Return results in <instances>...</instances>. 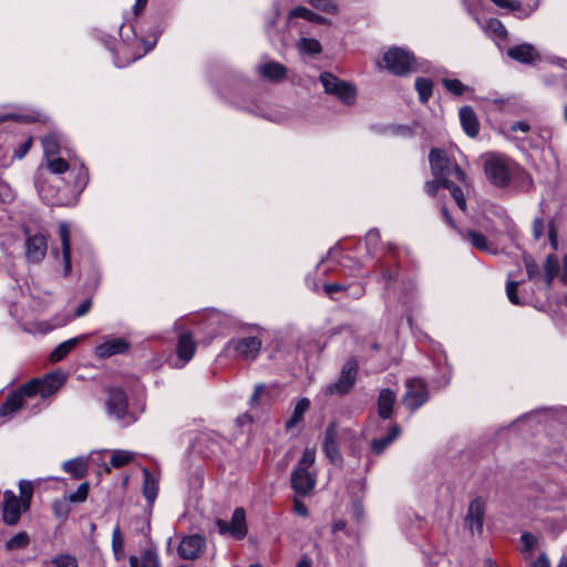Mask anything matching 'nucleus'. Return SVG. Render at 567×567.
<instances>
[{"mask_svg": "<svg viewBox=\"0 0 567 567\" xmlns=\"http://www.w3.org/2000/svg\"><path fill=\"white\" fill-rule=\"evenodd\" d=\"M524 265L529 280L535 282L543 280L546 287L550 288L559 272L560 262L555 254L547 255L542 265L529 254H524Z\"/></svg>", "mask_w": 567, "mask_h": 567, "instance_id": "f257e3e1", "label": "nucleus"}, {"mask_svg": "<svg viewBox=\"0 0 567 567\" xmlns=\"http://www.w3.org/2000/svg\"><path fill=\"white\" fill-rule=\"evenodd\" d=\"M431 173L433 177L450 179L452 176L462 184H466V176L462 168L454 164L446 152L441 148H432L429 155Z\"/></svg>", "mask_w": 567, "mask_h": 567, "instance_id": "f03ea898", "label": "nucleus"}, {"mask_svg": "<svg viewBox=\"0 0 567 567\" xmlns=\"http://www.w3.org/2000/svg\"><path fill=\"white\" fill-rule=\"evenodd\" d=\"M383 64L395 75H406L422 69L412 52L396 47L389 49L384 53Z\"/></svg>", "mask_w": 567, "mask_h": 567, "instance_id": "7ed1b4c3", "label": "nucleus"}, {"mask_svg": "<svg viewBox=\"0 0 567 567\" xmlns=\"http://www.w3.org/2000/svg\"><path fill=\"white\" fill-rule=\"evenodd\" d=\"M340 439L354 440L355 432L350 429L339 430L336 422H330L324 431L323 452L329 461L338 467H341L343 464V457L338 447Z\"/></svg>", "mask_w": 567, "mask_h": 567, "instance_id": "20e7f679", "label": "nucleus"}, {"mask_svg": "<svg viewBox=\"0 0 567 567\" xmlns=\"http://www.w3.org/2000/svg\"><path fill=\"white\" fill-rule=\"evenodd\" d=\"M319 80L327 94L336 96L346 105L354 104L357 89L351 83L337 78L330 72L321 73Z\"/></svg>", "mask_w": 567, "mask_h": 567, "instance_id": "39448f33", "label": "nucleus"}, {"mask_svg": "<svg viewBox=\"0 0 567 567\" xmlns=\"http://www.w3.org/2000/svg\"><path fill=\"white\" fill-rule=\"evenodd\" d=\"M484 169L487 178L495 186L504 187L508 185L512 172L506 158L492 156L485 162Z\"/></svg>", "mask_w": 567, "mask_h": 567, "instance_id": "423d86ee", "label": "nucleus"}, {"mask_svg": "<svg viewBox=\"0 0 567 567\" xmlns=\"http://www.w3.org/2000/svg\"><path fill=\"white\" fill-rule=\"evenodd\" d=\"M358 363L355 360H348L342 369L337 382L327 385L326 394H346L355 383Z\"/></svg>", "mask_w": 567, "mask_h": 567, "instance_id": "0eeeda50", "label": "nucleus"}, {"mask_svg": "<svg viewBox=\"0 0 567 567\" xmlns=\"http://www.w3.org/2000/svg\"><path fill=\"white\" fill-rule=\"evenodd\" d=\"M216 526L220 535H230L236 539H243L247 535L246 513L238 507L234 511L230 522L217 519Z\"/></svg>", "mask_w": 567, "mask_h": 567, "instance_id": "6e6552de", "label": "nucleus"}, {"mask_svg": "<svg viewBox=\"0 0 567 567\" xmlns=\"http://www.w3.org/2000/svg\"><path fill=\"white\" fill-rule=\"evenodd\" d=\"M427 399V388L423 380L415 378L406 382V391L402 398V403L408 409L415 411L422 406Z\"/></svg>", "mask_w": 567, "mask_h": 567, "instance_id": "1a4fd4ad", "label": "nucleus"}, {"mask_svg": "<svg viewBox=\"0 0 567 567\" xmlns=\"http://www.w3.org/2000/svg\"><path fill=\"white\" fill-rule=\"evenodd\" d=\"M262 341L258 337H245L231 339L227 347L239 358L246 361H254L260 353Z\"/></svg>", "mask_w": 567, "mask_h": 567, "instance_id": "9d476101", "label": "nucleus"}, {"mask_svg": "<svg viewBox=\"0 0 567 567\" xmlns=\"http://www.w3.org/2000/svg\"><path fill=\"white\" fill-rule=\"evenodd\" d=\"M38 385L35 382H27L18 390L10 393L0 408V415L7 416L18 411L24 402L25 398L33 396L34 388Z\"/></svg>", "mask_w": 567, "mask_h": 567, "instance_id": "9b49d317", "label": "nucleus"}, {"mask_svg": "<svg viewBox=\"0 0 567 567\" xmlns=\"http://www.w3.org/2000/svg\"><path fill=\"white\" fill-rule=\"evenodd\" d=\"M1 511L2 522L8 526H16L20 522L21 514L25 512L23 509V503L20 502L19 497L10 489L3 493Z\"/></svg>", "mask_w": 567, "mask_h": 567, "instance_id": "f8f14e48", "label": "nucleus"}, {"mask_svg": "<svg viewBox=\"0 0 567 567\" xmlns=\"http://www.w3.org/2000/svg\"><path fill=\"white\" fill-rule=\"evenodd\" d=\"M105 406L110 415L117 420H125L128 408L126 393L121 388L109 389Z\"/></svg>", "mask_w": 567, "mask_h": 567, "instance_id": "ddd939ff", "label": "nucleus"}, {"mask_svg": "<svg viewBox=\"0 0 567 567\" xmlns=\"http://www.w3.org/2000/svg\"><path fill=\"white\" fill-rule=\"evenodd\" d=\"M486 512V501L477 496L470 502L465 523L472 533H482Z\"/></svg>", "mask_w": 567, "mask_h": 567, "instance_id": "4468645a", "label": "nucleus"}, {"mask_svg": "<svg viewBox=\"0 0 567 567\" xmlns=\"http://www.w3.org/2000/svg\"><path fill=\"white\" fill-rule=\"evenodd\" d=\"M205 545V538L199 535L185 536L177 547V553L183 559L193 560L200 555Z\"/></svg>", "mask_w": 567, "mask_h": 567, "instance_id": "2eb2a0df", "label": "nucleus"}, {"mask_svg": "<svg viewBox=\"0 0 567 567\" xmlns=\"http://www.w3.org/2000/svg\"><path fill=\"white\" fill-rule=\"evenodd\" d=\"M65 381V375L62 372H53L47 374L44 379H32L30 382H35L38 385L34 388L33 396L40 394L42 398H48L53 394Z\"/></svg>", "mask_w": 567, "mask_h": 567, "instance_id": "dca6fc26", "label": "nucleus"}, {"mask_svg": "<svg viewBox=\"0 0 567 567\" xmlns=\"http://www.w3.org/2000/svg\"><path fill=\"white\" fill-rule=\"evenodd\" d=\"M291 487L298 495H307L310 493L315 485L316 478L309 472V470L295 468L291 478H290Z\"/></svg>", "mask_w": 567, "mask_h": 567, "instance_id": "f3484780", "label": "nucleus"}, {"mask_svg": "<svg viewBox=\"0 0 567 567\" xmlns=\"http://www.w3.org/2000/svg\"><path fill=\"white\" fill-rule=\"evenodd\" d=\"M130 342L124 338H112L105 340L95 348L99 358H110L115 354H123L130 350Z\"/></svg>", "mask_w": 567, "mask_h": 567, "instance_id": "a211bd4d", "label": "nucleus"}, {"mask_svg": "<svg viewBox=\"0 0 567 567\" xmlns=\"http://www.w3.org/2000/svg\"><path fill=\"white\" fill-rule=\"evenodd\" d=\"M196 351V342L190 332H183L177 342L176 354L181 364H176L177 368H183L188 363Z\"/></svg>", "mask_w": 567, "mask_h": 567, "instance_id": "6ab92c4d", "label": "nucleus"}, {"mask_svg": "<svg viewBox=\"0 0 567 567\" xmlns=\"http://www.w3.org/2000/svg\"><path fill=\"white\" fill-rule=\"evenodd\" d=\"M507 55L519 63L529 64L539 60V54L529 43H522L507 50Z\"/></svg>", "mask_w": 567, "mask_h": 567, "instance_id": "aec40b11", "label": "nucleus"}, {"mask_svg": "<svg viewBox=\"0 0 567 567\" xmlns=\"http://www.w3.org/2000/svg\"><path fill=\"white\" fill-rule=\"evenodd\" d=\"M461 125L470 137H475L480 132V122L471 106H462L458 112Z\"/></svg>", "mask_w": 567, "mask_h": 567, "instance_id": "412c9836", "label": "nucleus"}, {"mask_svg": "<svg viewBox=\"0 0 567 567\" xmlns=\"http://www.w3.org/2000/svg\"><path fill=\"white\" fill-rule=\"evenodd\" d=\"M143 473V496L147 504L153 506L158 495V478H156L146 467L142 468Z\"/></svg>", "mask_w": 567, "mask_h": 567, "instance_id": "4be33fe9", "label": "nucleus"}, {"mask_svg": "<svg viewBox=\"0 0 567 567\" xmlns=\"http://www.w3.org/2000/svg\"><path fill=\"white\" fill-rule=\"evenodd\" d=\"M130 567H161L158 553L154 546L143 550L141 561L136 556H130Z\"/></svg>", "mask_w": 567, "mask_h": 567, "instance_id": "5701e85b", "label": "nucleus"}, {"mask_svg": "<svg viewBox=\"0 0 567 567\" xmlns=\"http://www.w3.org/2000/svg\"><path fill=\"white\" fill-rule=\"evenodd\" d=\"M395 402V393L390 389L381 390L378 398V413L383 420L390 419Z\"/></svg>", "mask_w": 567, "mask_h": 567, "instance_id": "b1692460", "label": "nucleus"}, {"mask_svg": "<svg viewBox=\"0 0 567 567\" xmlns=\"http://www.w3.org/2000/svg\"><path fill=\"white\" fill-rule=\"evenodd\" d=\"M401 434V427L398 424H393L389 433L381 439H374L371 442V451L375 455H380L383 453V451L393 443Z\"/></svg>", "mask_w": 567, "mask_h": 567, "instance_id": "393cba45", "label": "nucleus"}, {"mask_svg": "<svg viewBox=\"0 0 567 567\" xmlns=\"http://www.w3.org/2000/svg\"><path fill=\"white\" fill-rule=\"evenodd\" d=\"M310 401L307 398H301L295 405L292 414L286 421V430H291L297 426L302 420L306 412L309 410Z\"/></svg>", "mask_w": 567, "mask_h": 567, "instance_id": "a878e982", "label": "nucleus"}, {"mask_svg": "<svg viewBox=\"0 0 567 567\" xmlns=\"http://www.w3.org/2000/svg\"><path fill=\"white\" fill-rule=\"evenodd\" d=\"M260 73L271 81H281L287 75V69L282 64L271 61L260 66Z\"/></svg>", "mask_w": 567, "mask_h": 567, "instance_id": "bb28decb", "label": "nucleus"}, {"mask_svg": "<svg viewBox=\"0 0 567 567\" xmlns=\"http://www.w3.org/2000/svg\"><path fill=\"white\" fill-rule=\"evenodd\" d=\"M83 337L71 338L66 341L61 342L50 354L52 362H59L63 360L79 343Z\"/></svg>", "mask_w": 567, "mask_h": 567, "instance_id": "cd10ccee", "label": "nucleus"}, {"mask_svg": "<svg viewBox=\"0 0 567 567\" xmlns=\"http://www.w3.org/2000/svg\"><path fill=\"white\" fill-rule=\"evenodd\" d=\"M289 17L290 18H302L307 21L318 23V24H330V21L327 18H324L318 13H315L313 11L309 10L308 8L301 7V6L292 9L289 13Z\"/></svg>", "mask_w": 567, "mask_h": 567, "instance_id": "c85d7f7f", "label": "nucleus"}, {"mask_svg": "<svg viewBox=\"0 0 567 567\" xmlns=\"http://www.w3.org/2000/svg\"><path fill=\"white\" fill-rule=\"evenodd\" d=\"M63 470L75 478H81L86 473L87 464L84 457H75L64 462Z\"/></svg>", "mask_w": 567, "mask_h": 567, "instance_id": "c756f323", "label": "nucleus"}, {"mask_svg": "<svg viewBox=\"0 0 567 567\" xmlns=\"http://www.w3.org/2000/svg\"><path fill=\"white\" fill-rule=\"evenodd\" d=\"M44 567H79L75 556L70 554H58L51 559L43 561Z\"/></svg>", "mask_w": 567, "mask_h": 567, "instance_id": "7c9ffc66", "label": "nucleus"}, {"mask_svg": "<svg viewBox=\"0 0 567 567\" xmlns=\"http://www.w3.org/2000/svg\"><path fill=\"white\" fill-rule=\"evenodd\" d=\"M30 542L31 539L27 532H19L6 542L4 549L7 551L24 549L30 545Z\"/></svg>", "mask_w": 567, "mask_h": 567, "instance_id": "2f4dec72", "label": "nucleus"}, {"mask_svg": "<svg viewBox=\"0 0 567 567\" xmlns=\"http://www.w3.org/2000/svg\"><path fill=\"white\" fill-rule=\"evenodd\" d=\"M415 90L419 94V100L422 103H426L433 93V83L429 79L417 78L415 80Z\"/></svg>", "mask_w": 567, "mask_h": 567, "instance_id": "473e14b6", "label": "nucleus"}, {"mask_svg": "<svg viewBox=\"0 0 567 567\" xmlns=\"http://www.w3.org/2000/svg\"><path fill=\"white\" fill-rule=\"evenodd\" d=\"M443 86L453 95L461 96L466 92H472V89L465 84H463L457 79H443Z\"/></svg>", "mask_w": 567, "mask_h": 567, "instance_id": "72a5a7b5", "label": "nucleus"}, {"mask_svg": "<svg viewBox=\"0 0 567 567\" xmlns=\"http://www.w3.org/2000/svg\"><path fill=\"white\" fill-rule=\"evenodd\" d=\"M112 549L116 560L124 557V539L118 525L112 532Z\"/></svg>", "mask_w": 567, "mask_h": 567, "instance_id": "f704fd0d", "label": "nucleus"}, {"mask_svg": "<svg viewBox=\"0 0 567 567\" xmlns=\"http://www.w3.org/2000/svg\"><path fill=\"white\" fill-rule=\"evenodd\" d=\"M133 458H134V453H132L130 451L114 450L112 452L110 463L113 467L118 468V467H122V466L128 464L130 462H132Z\"/></svg>", "mask_w": 567, "mask_h": 567, "instance_id": "c9c22d12", "label": "nucleus"}, {"mask_svg": "<svg viewBox=\"0 0 567 567\" xmlns=\"http://www.w3.org/2000/svg\"><path fill=\"white\" fill-rule=\"evenodd\" d=\"M463 239L474 248H486V238L478 231L467 229L463 233Z\"/></svg>", "mask_w": 567, "mask_h": 567, "instance_id": "e433bc0d", "label": "nucleus"}, {"mask_svg": "<svg viewBox=\"0 0 567 567\" xmlns=\"http://www.w3.org/2000/svg\"><path fill=\"white\" fill-rule=\"evenodd\" d=\"M42 147L45 158L55 156L59 152V140L55 135L50 134L42 138Z\"/></svg>", "mask_w": 567, "mask_h": 567, "instance_id": "4c0bfd02", "label": "nucleus"}, {"mask_svg": "<svg viewBox=\"0 0 567 567\" xmlns=\"http://www.w3.org/2000/svg\"><path fill=\"white\" fill-rule=\"evenodd\" d=\"M310 6L329 14H337L339 6L333 0H308Z\"/></svg>", "mask_w": 567, "mask_h": 567, "instance_id": "58836bf2", "label": "nucleus"}, {"mask_svg": "<svg viewBox=\"0 0 567 567\" xmlns=\"http://www.w3.org/2000/svg\"><path fill=\"white\" fill-rule=\"evenodd\" d=\"M19 489L21 497L19 498L20 502L23 503V509L28 511L31 503V497L33 494V485L31 482L22 481L19 484Z\"/></svg>", "mask_w": 567, "mask_h": 567, "instance_id": "ea45409f", "label": "nucleus"}, {"mask_svg": "<svg viewBox=\"0 0 567 567\" xmlns=\"http://www.w3.org/2000/svg\"><path fill=\"white\" fill-rule=\"evenodd\" d=\"M440 188H451V179L435 178L425 183L424 189L427 195L435 196Z\"/></svg>", "mask_w": 567, "mask_h": 567, "instance_id": "a19ab883", "label": "nucleus"}, {"mask_svg": "<svg viewBox=\"0 0 567 567\" xmlns=\"http://www.w3.org/2000/svg\"><path fill=\"white\" fill-rule=\"evenodd\" d=\"M48 169L53 174H62L69 169V164L61 157L51 156L47 158Z\"/></svg>", "mask_w": 567, "mask_h": 567, "instance_id": "79ce46f5", "label": "nucleus"}, {"mask_svg": "<svg viewBox=\"0 0 567 567\" xmlns=\"http://www.w3.org/2000/svg\"><path fill=\"white\" fill-rule=\"evenodd\" d=\"M265 398H268L270 400L269 389L264 384H257L255 386V391L249 400L250 406L254 408V406L259 405Z\"/></svg>", "mask_w": 567, "mask_h": 567, "instance_id": "37998d69", "label": "nucleus"}, {"mask_svg": "<svg viewBox=\"0 0 567 567\" xmlns=\"http://www.w3.org/2000/svg\"><path fill=\"white\" fill-rule=\"evenodd\" d=\"M53 256L58 262L63 267L64 276L71 271V250H52Z\"/></svg>", "mask_w": 567, "mask_h": 567, "instance_id": "c03bdc74", "label": "nucleus"}, {"mask_svg": "<svg viewBox=\"0 0 567 567\" xmlns=\"http://www.w3.org/2000/svg\"><path fill=\"white\" fill-rule=\"evenodd\" d=\"M486 31L488 33L495 34L501 39H505L507 37V30L505 25L497 19H489L486 22Z\"/></svg>", "mask_w": 567, "mask_h": 567, "instance_id": "a18cd8bd", "label": "nucleus"}, {"mask_svg": "<svg viewBox=\"0 0 567 567\" xmlns=\"http://www.w3.org/2000/svg\"><path fill=\"white\" fill-rule=\"evenodd\" d=\"M519 282L515 280H508L506 284V295L511 303L515 306H522L524 302L519 299L517 290Z\"/></svg>", "mask_w": 567, "mask_h": 567, "instance_id": "49530a36", "label": "nucleus"}, {"mask_svg": "<svg viewBox=\"0 0 567 567\" xmlns=\"http://www.w3.org/2000/svg\"><path fill=\"white\" fill-rule=\"evenodd\" d=\"M299 48L301 51L310 54H317L321 52V44L315 39L302 38L300 40Z\"/></svg>", "mask_w": 567, "mask_h": 567, "instance_id": "de8ad7c7", "label": "nucleus"}, {"mask_svg": "<svg viewBox=\"0 0 567 567\" xmlns=\"http://www.w3.org/2000/svg\"><path fill=\"white\" fill-rule=\"evenodd\" d=\"M520 542L525 553H532L538 545V538L529 532L522 534Z\"/></svg>", "mask_w": 567, "mask_h": 567, "instance_id": "09e8293b", "label": "nucleus"}, {"mask_svg": "<svg viewBox=\"0 0 567 567\" xmlns=\"http://www.w3.org/2000/svg\"><path fill=\"white\" fill-rule=\"evenodd\" d=\"M316 452L307 449L303 451L301 458L299 460L296 468L309 470L315 463Z\"/></svg>", "mask_w": 567, "mask_h": 567, "instance_id": "8fccbe9b", "label": "nucleus"}, {"mask_svg": "<svg viewBox=\"0 0 567 567\" xmlns=\"http://www.w3.org/2000/svg\"><path fill=\"white\" fill-rule=\"evenodd\" d=\"M451 192L452 197L454 198L456 205L458 208L463 212L466 209V200L464 197V194L462 189L454 185V183L451 181V188H447Z\"/></svg>", "mask_w": 567, "mask_h": 567, "instance_id": "3c124183", "label": "nucleus"}, {"mask_svg": "<svg viewBox=\"0 0 567 567\" xmlns=\"http://www.w3.org/2000/svg\"><path fill=\"white\" fill-rule=\"evenodd\" d=\"M87 493H89V484L82 483L74 493L70 494L69 501L72 503L83 502L86 499Z\"/></svg>", "mask_w": 567, "mask_h": 567, "instance_id": "603ef678", "label": "nucleus"}, {"mask_svg": "<svg viewBox=\"0 0 567 567\" xmlns=\"http://www.w3.org/2000/svg\"><path fill=\"white\" fill-rule=\"evenodd\" d=\"M48 241L44 235L38 234L29 237L27 240V248H47Z\"/></svg>", "mask_w": 567, "mask_h": 567, "instance_id": "864d4df0", "label": "nucleus"}, {"mask_svg": "<svg viewBox=\"0 0 567 567\" xmlns=\"http://www.w3.org/2000/svg\"><path fill=\"white\" fill-rule=\"evenodd\" d=\"M59 236L61 239L62 248H70V229L68 224L60 223L59 224Z\"/></svg>", "mask_w": 567, "mask_h": 567, "instance_id": "5fc2aeb1", "label": "nucleus"}, {"mask_svg": "<svg viewBox=\"0 0 567 567\" xmlns=\"http://www.w3.org/2000/svg\"><path fill=\"white\" fill-rule=\"evenodd\" d=\"M47 250H25L24 258L28 262L38 264L45 257Z\"/></svg>", "mask_w": 567, "mask_h": 567, "instance_id": "6e6d98bb", "label": "nucleus"}, {"mask_svg": "<svg viewBox=\"0 0 567 567\" xmlns=\"http://www.w3.org/2000/svg\"><path fill=\"white\" fill-rule=\"evenodd\" d=\"M32 145V137H29L23 143H21L17 150H14V157L18 159L23 158L27 153L30 151Z\"/></svg>", "mask_w": 567, "mask_h": 567, "instance_id": "4d7b16f0", "label": "nucleus"}, {"mask_svg": "<svg viewBox=\"0 0 567 567\" xmlns=\"http://www.w3.org/2000/svg\"><path fill=\"white\" fill-rule=\"evenodd\" d=\"M550 245V248H557L558 247V239H557V233H556V229L554 227L553 224H550L548 226V229H547V239L543 243V245L545 246L546 244Z\"/></svg>", "mask_w": 567, "mask_h": 567, "instance_id": "13d9d810", "label": "nucleus"}, {"mask_svg": "<svg viewBox=\"0 0 567 567\" xmlns=\"http://www.w3.org/2000/svg\"><path fill=\"white\" fill-rule=\"evenodd\" d=\"M545 225L542 218H535L533 221V236L536 240H539L545 233Z\"/></svg>", "mask_w": 567, "mask_h": 567, "instance_id": "bf43d9fd", "label": "nucleus"}, {"mask_svg": "<svg viewBox=\"0 0 567 567\" xmlns=\"http://www.w3.org/2000/svg\"><path fill=\"white\" fill-rule=\"evenodd\" d=\"M497 7L507 9V10H518L519 1L518 0H492Z\"/></svg>", "mask_w": 567, "mask_h": 567, "instance_id": "052dcab7", "label": "nucleus"}, {"mask_svg": "<svg viewBox=\"0 0 567 567\" xmlns=\"http://www.w3.org/2000/svg\"><path fill=\"white\" fill-rule=\"evenodd\" d=\"M92 308V299L87 298L84 301H82L79 307L75 310L74 316L80 318L85 316Z\"/></svg>", "mask_w": 567, "mask_h": 567, "instance_id": "680f3d73", "label": "nucleus"}, {"mask_svg": "<svg viewBox=\"0 0 567 567\" xmlns=\"http://www.w3.org/2000/svg\"><path fill=\"white\" fill-rule=\"evenodd\" d=\"M379 230L378 229H371L367 236H365V245L369 246H377L379 243Z\"/></svg>", "mask_w": 567, "mask_h": 567, "instance_id": "e2e57ef3", "label": "nucleus"}, {"mask_svg": "<svg viewBox=\"0 0 567 567\" xmlns=\"http://www.w3.org/2000/svg\"><path fill=\"white\" fill-rule=\"evenodd\" d=\"M535 10H536V6L535 7L528 6V7L522 8V4L519 3V9L514 10V11L517 12L516 13L517 18L526 19V18H529Z\"/></svg>", "mask_w": 567, "mask_h": 567, "instance_id": "0e129e2a", "label": "nucleus"}, {"mask_svg": "<svg viewBox=\"0 0 567 567\" xmlns=\"http://www.w3.org/2000/svg\"><path fill=\"white\" fill-rule=\"evenodd\" d=\"M86 182H87V173H86V169L81 166L79 168V172H78V175H76V185L80 186L81 188H83L85 185H86Z\"/></svg>", "mask_w": 567, "mask_h": 567, "instance_id": "69168bd1", "label": "nucleus"}, {"mask_svg": "<svg viewBox=\"0 0 567 567\" xmlns=\"http://www.w3.org/2000/svg\"><path fill=\"white\" fill-rule=\"evenodd\" d=\"M530 130V126L528 123L524 122V121H518V122H514L512 125H511V131L513 132H517V131H520L523 133H526Z\"/></svg>", "mask_w": 567, "mask_h": 567, "instance_id": "338daca9", "label": "nucleus"}, {"mask_svg": "<svg viewBox=\"0 0 567 567\" xmlns=\"http://www.w3.org/2000/svg\"><path fill=\"white\" fill-rule=\"evenodd\" d=\"M534 567H550V563H549V559L547 558V556L545 554H540L535 563H534Z\"/></svg>", "mask_w": 567, "mask_h": 567, "instance_id": "774afa93", "label": "nucleus"}]
</instances>
